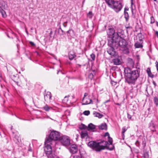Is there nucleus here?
<instances>
[{"label": "nucleus", "mask_w": 158, "mask_h": 158, "mask_svg": "<svg viewBox=\"0 0 158 158\" xmlns=\"http://www.w3.org/2000/svg\"><path fill=\"white\" fill-rule=\"evenodd\" d=\"M61 138L60 133L58 131H51L48 137L45 142L44 151L46 154L52 152V148L54 147L56 143L55 141L59 140Z\"/></svg>", "instance_id": "nucleus-1"}, {"label": "nucleus", "mask_w": 158, "mask_h": 158, "mask_svg": "<svg viewBox=\"0 0 158 158\" xmlns=\"http://www.w3.org/2000/svg\"><path fill=\"white\" fill-rule=\"evenodd\" d=\"M147 72L148 73V74L150 73L151 72V70L150 68H148L146 70Z\"/></svg>", "instance_id": "nucleus-41"}, {"label": "nucleus", "mask_w": 158, "mask_h": 158, "mask_svg": "<svg viewBox=\"0 0 158 158\" xmlns=\"http://www.w3.org/2000/svg\"><path fill=\"white\" fill-rule=\"evenodd\" d=\"M98 128L101 130H106L107 129V126L106 123H102L98 126Z\"/></svg>", "instance_id": "nucleus-15"}, {"label": "nucleus", "mask_w": 158, "mask_h": 158, "mask_svg": "<svg viewBox=\"0 0 158 158\" xmlns=\"http://www.w3.org/2000/svg\"><path fill=\"white\" fill-rule=\"evenodd\" d=\"M122 134L123 135V139H124V133L127 130V129L125 127H123L122 129Z\"/></svg>", "instance_id": "nucleus-28"}, {"label": "nucleus", "mask_w": 158, "mask_h": 158, "mask_svg": "<svg viewBox=\"0 0 158 158\" xmlns=\"http://www.w3.org/2000/svg\"><path fill=\"white\" fill-rule=\"evenodd\" d=\"M87 16L89 18H91L93 16L92 12L91 11H89L87 14Z\"/></svg>", "instance_id": "nucleus-29"}, {"label": "nucleus", "mask_w": 158, "mask_h": 158, "mask_svg": "<svg viewBox=\"0 0 158 158\" xmlns=\"http://www.w3.org/2000/svg\"><path fill=\"white\" fill-rule=\"evenodd\" d=\"M80 135L81 138L82 139H84L86 138V139L89 138L88 137V134L87 131L86 130H83L81 131L80 133Z\"/></svg>", "instance_id": "nucleus-14"}, {"label": "nucleus", "mask_w": 158, "mask_h": 158, "mask_svg": "<svg viewBox=\"0 0 158 158\" xmlns=\"http://www.w3.org/2000/svg\"><path fill=\"white\" fill-rule=\"evenodd\" d=\"M98 117L99 118H101L103 116V115L102 114H100L99 113H98Z\"/></svg>", "instance_id": "nucleus-38"}, {"label": "nucleus", "mask_w": 158, "mask_h": 158, "mask_svg": "<svg viewBox=\"0 0 158 158\" xmlns=\"http://www.w3.org/2000/svg\"><path fill=\"white\" fill-rule=\"evenodd\" d=\"M59 140L62 145L65 146H67L70 144V140L67 136L65 135L62 136Z\"/></svg>", "instance_id": "nucleus-7"}, {"label": "nucleus", "mask_w": 158, "mask_h": 158, "mask_svg": "<svg viewBox=\"0 0 158 158\" xmlns=\"http://www.w3.org/2000/svg\"><path fill=\"white\" fill-rule=\"evenodd\" d=\"M93 73H90L89 75V78L92 79L94 76L95 75V70H93Z\"/></svg>", "instance_id": "nucleus-25"}, {"label": "nucleus", "mask_w": 158, "mask_h": 158, "mask_svg": "<svg viewBox=\"0 0 158 158\" xmlns=\"http://www.w3.org/2000/svg\"><path fill=\"white\" fill-rule=\"evenodd\" d=\"M2 80V75L1 74V73H0V81H1Z\"/></svg>", "instance_id": "nucleus-56"}, {"label": "nucleus", "mask_w": 158, "mask_h": 158, "mask_svg": "<svg viewBox=\"0 0 158 158\" xmlns=\"http://www.w3.org/2000/svg\"><path fill=\"white\" fill-rule=\"evenodd\" d=\"M95 128V126L91 123L89 124L87 127V129L89 131L94 130Z\"/></svg>", "instance_id": "nucleus-18"}, {"label": "nucleus", "mask_w": 158, "mask_h": 158, "mask_svg": "<svg viewBox=\"0 0 158 158\" xmlns=\"http://www.w3.org/2000/svg\"><path fill=\"white\" fill-rule=\"evenodd\" d=\"M135 144L137 146L139 147L140 145V142L139 140H137L135 143Z\"/></svg>", "instance_id": "nucleus-40"}, {"label": "nucleus", "mask_w": 158, "mask_h": 158, "mask_svg": "<svg viewBox=\"0 0 158 158\" xmlns=\"http://www.w3.org/2000/svg\"><path fill=\"white\" fill-rule=\"evenodd\" d=\"M133 0H131V5H132L133 4Z\"/></svg>", "instance_id": "nucleus-59"}, {"label": "nucleus", "mask_w": 158, "mask_h": 158, "mask_svg": "<svg viewBox=\"0 0 158 158\" xmlns=\"http://www.w3.org/2000/svg\"><path fill=\"white\" fill-rule=\"evenodd\" d=\"M108 144L107 142L104 141L99 142L90 141L88 142V145L96 152H99L105 149Z\"/></svg>", "instance_id": "nucleus-3"}, {"label": "nucleus", "mask_w": 158, "mask_h": 158, "mask_svg": "<svg viewBox=\"0 0 158 158\" xmlns=\"http://www.w3.org/2000/svg\"><path fill=\"white\" fill-rule=\"evenodd\" d=\"M148 76L149 77L152 78L154 77V75L151 72L150 73L148 74Z\"/></svg>", "instance_id": "nucleus-39"}, {"label": "nucleus", "mask_w": 158, "mask_h": 158, "mask_svg": "<svg viewBox=\"0 0 158 158\" xmlns=\"http://www.w3.org/2000/svg\"><path fill=\"white\" fill-rule=\"evenodd\" d=\"M151 23L153 24L155 22V19L153 16H152L151 17Z\"/></svg>", "instance_id": "nucleus-34"}, {"label": "nucleus", "mask_w": 158, "mask_h": 158, "mask_svg": "<svg viewBox=\"0 0 158 158\" xmlns=\"http://www.w3.org/2000/svg\"><path fill=\"white\" fill-rule=\"evenodd\" d=\"M155 64L157 70L158 71V62L157 61H156L155 62Z\"/></svg>", "instance_id": "nucleus-44"}, {"label": "nucleus", "mask_w": 158, "mask_h": 158, "mask_svg": "<svg viewBox=\"0 0 158 158\" xmlns=\"http://www.w3.org/2000/svg\"><path fill=\"white\" fill-rule=\"evenodd\" d=\"M127 118L129 119H131V115H130L128 113H127Z\"/></svg>", "instance_id": "nucleus-47"}, {"label": "nucleus", "mask_w": 158, "mask_h": 158, "mask_svg": "<svg viewBox=\"0 0 158 158\" xmlns=\"http://www.w3.org/2000/svg\"><path fill=\"white\" fill-rule=\"evenodd\" d=\"M113 61L114 64L116 65H119L121 63L120 60L118 58H116L113 59Z\"/></svg>", "instance_id": "nucleus-20"}, {"label": "nucleus", "mask_w": 158, "mask_h": 158, "mask_svg": "<svg viewBox=\"0 0 158 158\" xmlns=\"http://www.w3.org/2000/svg\"><path fill=\"white\" fill-rule=\"evenodd\" d=\"M142 144H143V147L144 148V147H145V145H146L145 142H144L143 141L142 142Z\"/></svg>", "instance_id": "nucleus-50"}, {"label": "nucleus", "mask_w": 158, "mask_h": 158, "mask_svg": "<svg viewBox=\"0 0 158 158\" xmlns=\"http://www.w3.org/2000/svg\"><path fill=\"white\" fill-rule=\"evenodd\" d=\"M18 137H17V136L16 135L14 137V140L15 141H16V143L19 142V139H18Z\"/></svg>", "instance_id": "nucleus-35"}, {"label": "nucleus", "mask_w": 158, "mask_h": 158, "mask_svg": "<svg viewBox=\"0 0 158 158\" xmlns=\"http://www.w3.org/2000/svg\"><path fill=\"white\" fill-rule=\"evenodd\" d=\"M153 101L156 106H158V98L156 97H154Z\"/></svg>", "instance_id": "nucleus-26"}, {"label": "nucleus", "mask_w": 158, "mask_h": 158, "mask_svg": "<svg viewBox=\"0 0 158 158\" xmlns=\"http://www.w3.org/2000/svg\"><path fill=\"white\" fill-rule=\"evenodd\" d=\"M82 101L83 103H82V105H86L93 104V101L92 99L90 98H85L84 97L83 98Z\"/></svg>", "instance_id": "nucleus-12"}, {"label": "nucleus", "mask_w": 158, "mask_h": 158, "mask_svg": "<svg viewBox=\"0 0 158 158\" xmlns=\"http://www.w3.org/2000/svg\"><path fill=\"white\" fill-rule=\"evenodd\" d=\"M156 24L157 26L158 27V22H157V21L156 22Z\"/></svg>", "instance_id": "nucleus-60"}, {"label": "nucleus", "mask_w": 158, "mask_h": 158, "mask_svg": "<svg viewBox=\"0 0 158 158\" xmlns=\"http://www.w3.org/2000/svg\"><path fill=\"white\" fill-rule=\"evenodd\" d=\"M154 1L156 2L157 0H153Z\"/></svg>", "instance_id": "nucleus-63"}, {"label": "nucleus", "mask_w": 158, "mask_h": 158, "mask_svg": "<svg viewBox=\"0 0 158 158\" xmlns=\"http://www.w3.org/2000/svg\"><path fill=\"white\" fill-rule=\"evenodd\" d=\"M43 109L46 111H48L49 110L52 109V107L48 106V105H46L43 107Z\"/></svg>", "instance_id": "nucleus-22"}, {"label": "nucleus", "mask_w": 158, "mask_h": 158, "mask_svg": "<svg viewBox=\"0 0 158 158\" xmlns=\"http://www.w3.org/2000/svg\"><path fill=\"white\" fill-rule=\"evenodd\" d=\"M115 43V47L118 48L120 47L123 49V52L124 53L128 54L129 52V48H128V43L124 39L121 38L119 39H116L115 40H113Z\"/></svg>", "instance_id": "nucleus-4"}, {"label": "nucleus", "mask_w": 158, "mask_h": 158, "mask_svg": "<svg viewBox=\"0 0 158 158\" xmlns=\"http://www.w3.org/2000/svg\"><path fill=\"white\" fill-rule=\"evenodd\" d=\"M73 33V31L72 30H69L67 31L68 36L70 35L71 36V34Z\"/></svg>", "instance_id": "nucleus-33"}, {"label": "nucleus", "mask_w": 158, "mask_h": 158, "mask_svg": "<svg viewBox=\"0 0 158 158\" xmlns=\"http://www.w3.org/2000/svg\"><path fill=\"white\" fill-rule=\"evenodd\" d=\"M91 58L93 60H94L95 59V55L94 54L92 53L90 55Z\"/></svg>", "instance_id": "nucleus-36"}, {"label": "nucleus", "mask_w": 158, "mask_h": 158, "mask_svg": "<svg viewBox=\"0 0 158 158\" xmlns=\"http://www.w3.org/2000/svg\"><path fill=\"white\" fill-rule=\"evenodd\" d=\"M152 82H153V84L155 85V86H156V82H155V81H153Z\"/></svg>", "instance_id": "nucleus-54"}, {"label": "nucleus", "mask_w": 158, "mask_h": 158, "mask_svg": "<svg viewBox=\"0 0 158 158\" xmlns=\"http://www.w3.org/2000/svg\"><path fill=\"white\" fill-rule=\"evenodd\" d=\"M106 3L110 8L114 9L117 12L120 11L122 8L120 2L114 0H105Z\"/></svg>", "instance_id": "nucleus-5"}, {"label": "nucleus", "mask_w": 158, "mask_h": 158, "mask_svg": "<svg viewBox=\"0 0 158 158\" xmlns=\"http://www.w3.org/2000/svg\"><path fill=\"white\" fill-rule=\"evenodd\" d=\"M48 158H59L58 156H56L52 152L49 153L48 154H46Z\"/></svg>", "instance_id": "nucleus-17"}, {"label": "nucleus", "mask_w": 158, "mask_h": 158, "mask_svg": "<svg viewBox=\"0 0 158 158\" xmlns=\"http://www.w3.org/2000/svg\"><path fill=\"white\" fill-rule=\"evenodd\" d=\"M114 147H113V148H110V150H113V148H114Z\"/></svg>", "instance_id": "nucleus-58"}, {"label": "nucleus", "mask_w": 158, "mask_h": 158, "mask_svg": "<svg viewBox=\"0 0 158 158\" xmlns=\"http://www.w3.org/2000/svg\"><path fill=\"white\" fill-rule=\"evenodd\" d=\"M107 33L108 35L111 36V37H108V39H110H110H111L113 36H115V31L113 28H109L108 29L107 31Z\"/></svg>", "instance_id": "nucleus-9"}, {"label": "nucleus", "mask_w": 158, "mask_h": 158, "mask_svg": "<svg viewBox=\"0 0 158 158\" xmlns=\"http://www.w3.org/2000/svg\"><path fill=\"white\" fill-rule=\"evenodd\" d=\"M87 127L85 126V125L81 124L79 127V128L80 129L82 130V129H87Z\"/></svg>", "instance_id": "nucleus-27"}, {"label": "nucleus", "mask_w": 158, "mask_h": 158, "mask_svg": "<svg viewBox=\"0 0 158 158\" xmlns=\"http://www.w3.org/2000/svg\"><path fill=\"white\" fill-rule=\"evenodd\" d=\"M128 64L131 67H133L134 65V62L132 59L129 58L128 59Z\"/></svg>", "instance_id": "nucleus-19"}, {"label": "nucleus", "mask_w": 158, "mask_h": 158, "mask_svg": "<svg viewBox=\"0 0 158 158\" xmlns=\"http://www.w3.org/2000/svg\"><path fill=\"white\" fill-rule=\"evenodd\" d=\"M59 29H60V30H61V31H63V30H62V29H61V28H59Z\"/></svg>", "instance_id": "nucleus-62"}, {"label": "nucleus", "mask_w": 158, "mask_h": 158, "mask_svg": "<svg viewBox=\"0 0 158 158\" xmlns=\"http://www.w3.org/2000/svg\"><path fill=\"white\" fill-rule=\"evenodd\" d=\"M78 150V149L77 146L75 144L71 145L69 148V151L70 152L73 154L76 153Z\"/></svg>", "instance_id": "nucleus-10"}, {"label": "nucleus", "mask_w": 158, "mask_h": 158, "mask_svg": "<svg viewBox=\"0 0 158 158\" xmlns=\"http://www.w3.org/2000/svg\"><path fill=\"white\" fill-rule=\"evenodd\" d=\"M87 95H88V94L87 93H85V94H84V97L85 98V97H86Z\"/></svg>", "instance_id": "nucleus-55"}, {"label": "nucleus", "mask_w": 158, "mask_h": 158, "mask_svg": "<svg viewBox=\"0 0 158 158\" xmlns=\"http://www.w3.org/2000/svg\"><path fill=\"white\" fill-rule=\"evenodd\" d=\"M137 37L140 41H142L144 38V36L141 33L138 34Z\"/></svg>", "instance_id": "nucleus-21"}, {"label": "nucleus", "mask_w": 158, "mask_h": 158, "mask_svg": "<svg viewBox=\"0 0 158 158\" xmlns=\"http://www.w3.org/2000/svg\"><path fill=\"white\" fill-rule=\"evenodd\" d=\"M124 17L125 19H126V21H127L129 19V15L128 13L126 11H124Z\"/></svg>", "instance_id": "nucleus-24"}, {"label": "nucleus", "mask_w": 158, "mask_h": 158, "mask_svg": "<svg viewBox=\"0 0 158 158\" xmlns=\"http://www.w3.org/2000/svg\"><path fill=\"white\" fill-rule=\"evenodd\" d=\"M12 128V126H11V129Z\"/></svg>", "instance_id": "nucleus-64"}, {"label": "nucleus", "mask_w": 158, "mask_h": 158, "mask_svg": "<svg viewBox=\"0 0 158 158\" xmlns=\"http://www.w3.org/2000/svg\"><path fill=\"white\" fill-rule=\"evenodd\" d=\"M108 141L110 143V144H111L112 143V138H110L109 136H108Z\"/></svg>", "instance_id": "nucleus-32"}, {"label": "nucleus", "mask_w": 158, "mask_h": 158, "mask_svg": "<svg viewBox=\"0 0 158 158\" xmlns=\"http://www.w3.org/2000/svg\"><path fill=\"white\" fill-rule=\"evenodd\" d=\"M81 156H79L75 155L73 157V158H80Z\"/></svg>", "instance_id": "nucleus-48"}, {"label": "nucleus", "mask_w": 158, "mask_h": 158, "mask_svg": "<svg viewBox=\"0 0 158 158\" xmlns=\"http://www.w3.org/2000/svg\"><path fill=\"white\" fill-rule=\"evenodd\" d=\"M135 48H142L143 47V45L142 44L139 42H137L135 44Z\"/></svg>", "instance_id": "nucleus-23"}, {"label": "nucleus", "mask_w": 158, "mask_h": 158, "mask_svg": "<svg viewBox=\"0 0 158 158\" xmlns=\"http://www.w3.org/2000/svg\"><path fill=\"white\" fill-rule=\"evenodd\" d=\"M148 156H149L147 152H146L144 154V156L145 157H148Z\"/></svg>", "instance_id": "nucleus-49"}, {"label": "nucleus", "mask_w": 158, "mask_h": 158, "mask_svg": "<svg viewBox=\"0 0 158 158\" xmlns=\"http://www.w3.org/2000/svg\"><path fill=\"white\" fill-rule=\"evenodd\" d=\"M83 113L85 115H88L90 114V111L89 110H85L83 112Z\"/></svg>", "instance_id": "nucleus-30"}, {"label": "nucleus", "mask_w": 158, "mask_h": 158, "mask_svg": "<svg viewBox=\"0 0 158 158\" xmlns=\"http://www.w3.org/2000/svg\"><path fill=\"white\" fill-rule=\"evenodd\" d=\"M4 10L1 7V4H0V12H2V11H3Z\"/></svg>", "instance_id": "nucleus-51"}, {"label": "nucleus", "mask_w": 158, "mask_h": 158, "mask_svg": "<svg viewBox=\"0 0 158 158\" xmlns=\"http://www.w3.org/2000/svg\"><path fill=\"white\" fill-rule=\"evenodd\" d=\"M110 101V100H106L105 102H104V103H105V104L106 103L108 102H109Z\"/></svg>", "instance_id": "nucleus-52"}, {"label": "nucleus", "mask_w": 158, "mask_h": 158, "mask_svg": "<svg viewBox=\"0 0 158 158\" xmlns=\"http://www.w3.org/2000/svg\"><path fill=\"white\" fill-rule=\"evenodd\" d=\"M98 112H97L96 111H94L93 112V114L94 115L95 117H98Z\"/></svg>", "instance_id": "nucleus-43"}, {"label": "nucleus", "mask_w": 158, "mask_h": 158, "mask_svg": "<svg viewBox=\"0 0 158 158\" xmlns=\"http://www.w3.org/2000/svg\"><path fill=\"white\" fill-rule=\"evenodd\" d=\"M157 127V125L155 123V122L152 120L149 123V127L151 130L153 132L156 131V128Z\"/></svg>", "instance_id": "nucleus-11"}, {"label": "nucleus", "mask_w": 158, "mask_h": 158, "mask_svg": "<svg viewBox=\"0 0 158 158\" xmlns=\"http://www.w3.org/2000/svg\"><path fill=\"white\" fill-rule=\"evenodd\" d=\"M98 112H97L96 111H94L93 112V114L94 115L95 117H98Z\"/></svg>", "instance_id": "nucleus-42"}, {"label": "nucleus", "mask_w": 158, "mask_h": 158, "mask_svg": "<svg viewBox=\"0 0 158 158\" xmlns=\"http://www.w3.org/2000/svg\"><path fill=\"white\" fill-rule=\"evenodd\" d=\"M106 135H107V134H108V135L109 136V133H107H107H106Z\"/></svg>", "instance_id": "nucleus-61"}, {"label": "nucleus", "mask_w": 158, "mask_h": 158, "mask_svg": "<svg viewBox=\"0 0 158 158\" xmlns=\"http://www.w3.org/2000/svg\"><path fill=\"white\" fill-rule=\"evenodd\" d=\"M108 48L107 49V53L110 56H114L115 55L116 51L115 49L118 48L117 47H115V43L113 40V39H108Z\"/></svg>", "instance_id": "nucleus-6"}, {"label": "nucleus", "mask_w": 158, "mask_h": 158, "mask_svg": "<svg viewBox=\"0 0 158 158\" xmlns=\"http://www.w3.org/2000/svg\"><path fill=\"white\" fill-rule=\"evenodd\" d=\"M30 44L33 46H35V44L32 42L30 41L29 42Z\"/></svg>", "instance_id": "nucleus-45"}, {"label": "nucleus", "mask_w": 158, "mask_h": 158, "mask_svg": "<svg viewBox=\"0 0 158 158\" xmlns=\"http://www.w3.org/2000/svg\"><path fill=\"white\" fill-rule=\"evenodd\" d=\"M67 22L66 21L63 23V25L64 27H66L67 26Z\"/></svg>", "instance_id": "nucleus-46"}, {"label": "nucleus", "mask_w": 158, "mask_h": 158, "mask_svg": "<svg viewBox=\"0 0 158 158\" xmlns=\"http://www.w3.org/2000/svg\"><path fill=\"white\" fill-rule=\"evenodd\" d=\"M129 10V8H126L125 7L124 9V11H127V10Z\"/></svg>", "instance_id": "nucleus-53"}, {"label": "nucleus", "mask_w": 158, "mask_h": 158, "mask_svg": "<svg viewBox=\"0 0 158 158\" xmlns=\"http://www.w3.org/2000/svg\"><path fill=\"white\" fill-rule=\"evenodd\" d=\"M44 99L45 101L47 102H50L52 99V95L51 93L49 92H48L45 94L44 95Z\"/></svg>", "instance_id": "nucleus-13"}, {"label": "nucleus", "mask_w": 158, "mask_h": 158, "mask_svg": "<svg viewBox=\"0 0 158 158\" xmlns=\"http://www.w3.org/2000/svg\"><path fill=\"white\" fill-rule=\"evenodd\" d=\"M76 56L73 52L70 51L69 53V57L70 60H72L76 57Z\"/></svg>", "instance_id": "nucleus-16"}, {"label": "nucleus", "mask_w": 158, "mask_h": 158, "mask_svg": "<svg viewBox=\"0 0 158 158\" xmlns=\"http://www.w3.org/2000/svg\"><path fill=\"white\" fill-rule=\"evenodd\" d=\"M115 104L118 106H120V104L118 103H116Z\"/></svg>", "instance_id": "nucleus-57"}, {"label": "nucleus", "mask_w": 158, "mask_h": 158, "mask_svg": "<svg viewBox=\"0 0 158 158\" xmlns=\"http://www.w3.org/2000/svg\"><path fill=\"white\" fill-rule=\"evenodd\" d=\"M111 83L112 85L114 86L117 84V82H116L112 81L111 82Z\"/></svg>", "instance_id": "nucleus-37"}, {"label": "nucleus", "mask_w": 158, "mask_h": 158, "mask_svg": "<svg viewBox=\"0 0 158 158\" xmlns=\"http://www.w3.org/2000/svg\"><path fill=\"white\" fill-rule=\"evenodd\" d=\"M124 72L126 82L129 84H134L139 75V72L137 70H131L129 68H124Z\"/></svg>", "instance_id": "nucleus-2"}, {"label": "nucleus", "mask_w": 158, "mask_h": 158, "mask_svg": "<svg viewBox=\"0 0 158 158\" xmlns=\"http://www.w3.org/2000/svg\"><path fill=\"white\" fill-rule=\"evenodd\" d=\"M123 33L124 31L122 30L121 29H119L116 33H115V36H113L111 39H113L115 40L116 39H119L122 38L123 37Z\"/></svg>", "instance_id": "nucleus-8"}, {"label": "nucleus", "mask_w": 158, "mask_h": 158, "mask_svg": "<svg viewBox=\"0 0 158 158\" xmlns=\"http://www.w3.org/2000/svg\"><path fill=\"white\" fill-rule=\"evenodd\" d=\"M0 13H1L2 14V16H3V17L5 18L6 17V12L4 10H3V11H2Z\"/></svg>", "instance_id": "nucleus-31"}]
</instances>
